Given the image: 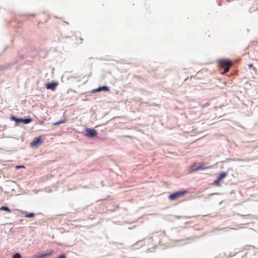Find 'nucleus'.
I'll list each match as a JSON object with an SVG mask.
<instances>
[{
  "label": "nucleus",
  "mask_w": 258,
  "mask_h": 258,
  "mask_svg": "<svg viewBox=\"0 0 258 258\" xmlns=\"http://www.w3.org/2000/svg\"><path fill=\"white\" fill-rule=\"evenodd\" d=\"M219 64L221 68H224L223 72L221 73L222 74H224L229 72L230 67L232 66V62L227 59H222L219 61Z\"/></svg>",
  "instance_id": "1"
},
{
  "label": "nucleus",
  "mask_w": 258,
  "mask_h": 258,
  "mask_svg": "<svg viewBox=\"0 0 258 258\" xmlns=\"http://www.w3.org/2000/svg\"><path fill=\"white\" fill-rule=\"evenodd\" d=\"M188 192L187 190H183L175 192L169 195V199L171 201H174L179 197L183 196L184 194Z\"/></svg>",
  "instance_id": "2"
},
{
  "label": "nucleus",
  "mask_w": 258,
  "mask_h": 258,
  "mask_svg": "<svg viewBox=\"0 0 258 258\" xmlns=\"http://www.w3.org/2000/svg\"><path fill=\"white\" fill-rule=\"evenodd\" d=\"M210 167H204L202 163H200L199 166H196V164H194L191 167V172H196L200 170H204L209 169Z\"/></svg>",
  "instance_id": "3"
},
{
  "label": "nucleus",
  "mask_w": 258,
  "mask_h": 258,
  "mask_svg": "<svg viewBox=\"0 0 258 258\" xmlns=\"http://www.w3.org/2000/svg\"><path fill=\"white\" fill-rule=\"evenodd\" d=\"M86 134V136L88 137H94L97 136V132L93 128H86L85 130Z\"/></svg>",
  "instance_id": "4"
},
{
  "label": "nucleus",
  "mask_w": 258,
  "mask_h": 258,
  "mask_svg": "<svg viewBox=\"0 0 258 258\" xmlns=\"http://www.w3.org/2000/svg\"><path fill=\"white\" fill-rule=\"evenodd\" d=\"M42 141L41 139V137H38L34 139V140L31 142L30 145L32 147L37 146L39 144L42 143Z\"/></svg>",
  "instance_id": "5"
},
{
  "label": "nucleus",
  "mask_w": 258,
  "mask_h": 258,
  "mask_svg": "<svg viewBox=\"0 0 258 258\" xmlns=\"http://www.w3.org/2000/svg\"><path fill=\"white\" fill-rule=\"evenodd\" d=\"M57 85H58L57 83L52 82L51 83L47 84L46 85V87L47 89H51L52 91H55Z\"/></svg>",
  "instance_id": "6"
},
{
  "label": "nucleus",
  "mask_w": 258,
  "mask_h": 258,
  "mask_svg": "<svg viewBox=\"0 0 258 258\" xmlns=\"http://www.w3.org/2000/svg\"><path fill=\"white\" fill-rule=\"evenodd\" d=\"M110 89L107 86H102L100 87L97 89H95L92 91L93 93L96 92H100L101 91H109Z\"/></svg>",
  "instance_id": "7"
},
{
  "label": "nucleus",
  "mask_w": 258,
  "mask_h": 258,
  "mask_svg": "<svg viewBox=\"0 0 258 258\" xmlns=\"http://www.w3.org/2000/svg\"><path fill=\"white\" fill-rule=\"evenodd\" d=\"M53 253V251L52 250L49 251L45 253L40 254V257L46 258L48 256H51Z\"/></svg>",
  "instance_id": "8"
},
{
  "label": "nucleus",
  "mask_w": 258,
  "mask_h": 258,
  "mask_svg": "<svg viewBox=\"0 0 258 258\" xmlns=\"http://www.w3.org/2000/svg\"><path fill=\"white\" fill-rule=\"evenodd\" d=\"M66 120H67L66 117H64L62 120H59V121H58L57 122L53 123V125H59L60 124L64 123H65L66 122Z\"/></svg>",
  "instance_id": "9"
},
{
  "label": "nucleus",
  "mask_w": 258,
  "mask_h": 258,
  "mask_svg": "<svg viewBox=\"0 0 258 258\" xmlns=\"http://www.w3.org/2000/svg\"><path fill=\"white\" fill-rule=\"evenodd\" d=\"M227 174L226 172H222L220 173L219 176L218 177V179L221 181L223 179H224L226 176H227Z\"/></svg>",
  "instance_id": "10"
},
{
  "label": "nucleus",
  "mask_w": 258,
  "mask_h": 258,
  "mask_svg": "<svg viewBox=\"0 0 258 258\" xmlns=\"http://www.w3.org/2000/svg\"><path fill=\"white\" fill-rule=\"evenodd\" d=\"M0 210H3V211H7L8 212H11V210L10 209V208L8 207H6V206H2L0 208Z\"/></svg>",
  "instance_id": "11"
},
{
  "label": "nucleus",
  "mask_w": 258,
  "mask_h": 258,
  "mask_svg": "<svg viewBox=\"0 0 258 258\" xmlns=\"http://www.w3.org/2000/svg\"><path fill=\"white\" fill-rule=\"evenodd\" d=\"M31 121H32V119L31 118H26V119H23V120H22V122L27 124V123L31 122Z\"/></svg>",
  "instance_id": "12"
},
{
  "label": "nucleus",
  "mask_w": 258,
  "mask_h": 258,
  "mask_svg": "<svg viewBox=\"0 0 258 258\" xmlns=\"http://www.w3.org/2000/svg\"><path fill=\"white\" fill-rule=\"evenodd\" d=\"M35 215V214L34 213H30L28 214H26L24 216L26 218H32L34 217Z\"/></svg>",
  "instance_id": "13"
},
{
  "label": "nucleus",
  "mask_w": 258,
  "mask_h": 258,
  "mask_svg": "<svg viewBox=\"0 0 258 258\" xmlns=\"http://www.w3.org/2000/svg\"><path fill=\"white\" fill-rule=\"evenodd\" d=\"M142 241H139L137 243H136V244L135 245H132V247L133 248H136V246H141L142 245Z\"/></svg>",
  "instance_id": "14"
},
{
  "label": "nucleus",
  "mask_w": 258,
  "mask_h": 258,
  "mask_svg": "<svg viewBox=\"0 0 258 258\" xmlns=\"http://www.w3.org/2000/svg\"><path fill=\"white\" fill-rule=\"evenodd\" d=\"M220 181H221L217 178V179L214 181V184L216 186H219L220 185Z\"/></svg>",
  "instance_id": "15"
},
{
  "label": "nucleus",
  "mask_w": 258,
  "mask_h": 258,
  "mask_svg": "<svg viewBox=\"0 0 258 258\" xmlns=\"http://www.w3.org/2000/svg\"><path fill=\"white\" fill-rule=\"evenodd\" d=\"M13 258H21V255L20 253H17L13 255Z\"/></svg>",
  "instance_id": "16"
},
{
  "label": "nucleus",
  "mask_w": 258,
  "mask_h": 258,
  "mask_svg": "<svg viewBox=\"0 0 258 258\" xmlns=\"http://www.w3.org/2000/svg\"><path fill=\"white\" fill-rule=\"evenodd\" d=\"M248 68L249 69H251L252 68L253 69V70L254 71H255V72L256 71V69L255 67H253L252 63L249 64H248Z\"/></svg>",
  "instance_id": "17"
},
{
  "label": "nucleus",
  "mask_w": 258,
  "mask_h": 258,
  "mask_svg": "<svg viewBox=\"0 0 258 258\" xmlns=\"http://www.w3.org/2000/svg\"><path fill=\"white\" fill-rule=\"evenodd\" d=\"M58 258H66V256L64 254H61Z\"/></svg>",
  "instance_id": "18"
},
{
  "label": "nucleus",
  "mask_w": 258,
  "mask_h": 258,
  "mask_svg": "<svg viewBox=\"0 0 258 258\" xmlns=\"http://www.w3.org/2000/svg\"><path fill=\"white\" fill-rule=\"evenodd\" d=\"M11 120H15L16 121L17 118H16L15 116H12L11 117Z\"/></svg>",
  "instance_id": "19"
},
{
  "label": "nucleus",
  "mask_w": 258,
  "mask_h": 258,
  "mask_svg": "<svg viewBox=\"0 0 258 258\" xmlns=\"http://www.w3.org/2000/svg\"><path fill=\"white\" fill-rule=\"evenodd\" d=\"M22 120H23V119L17 118L16 122H22Z\"/></svg>",
  "instance_id": "20"
},
{
  "label": "nucleus",
  "mask_w": 258,
  "mask_h": 258,
  "mask_svg": "<svg viewBox=\"0 0 258 258\" xmlns=\"http://www.w3.org/2000/svg\"><path fill=\"white\" fill-rule=\"evenodd\" d=\"M32 258H41V257H40V255H34Z\"/></svg>",
  "instance_id": "21"
},
{
  "label": "nucleus",
  "mask_w": 258,
  "mask_h": 258,
  "mask_svg": "<svg viewBox=\"0 0 258 258\" xmlns=\"http://www.w3.org/2000/svg\"><path fill=\"white\" fill-rule=\"evenodd\" d=\"M20 167H21V166H17V168H20Z\"/></svg>",
  "instance_id": "22"
},
{
  "label": "nucleus",
  "mask_w": 258,
  "mask_h": 258,
  "mask_svg": "<svg viewBox=\"0 0 258 258\" xmlns=\"http://www.w3.org/2000/svg\"><path fill=\"white\" fill-rule=\"evenodd\" d=\"M2 69H3L2 67L0 66V70H2Z\"/></svg>",
  "instance_id": "23"
}]
</instances>
